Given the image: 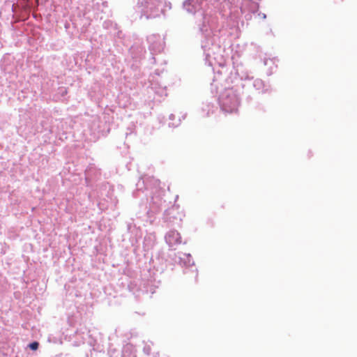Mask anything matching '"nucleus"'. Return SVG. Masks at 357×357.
Returning <instances> with one entry per match:
<instances>
[{"instance_id":"f257e3e1","label":"nucleus","mask_w":357,"mask_h":357,"mask_svg":"<svg viewBox=\"0 0 357 357\" xmlns=\"http://www.w3.org/2000/svg\"><path fill=\"white\" fill-rule=\"evenodd\" d=\"M221 104L224 111L232 113L237 111L238 101L236 95L231 93L222 98Z\"/></svg>"},{"instance_id":"f03ea898","label":"nucleus","mask_w":357,"mask_h":357,"mask_svg":"<svg viewBox=\"0 0 357 357\" xmlns=\"http://www.w3.org/2000/svg\"><path fill=\"white\" fill-rule=\"evenodd\" d=\"M38 345H39L38 342H33L31 343V344L29 345V348H30L31 349H32V350H36V349L38 348Z\"/></svg>"}]
</instances>
